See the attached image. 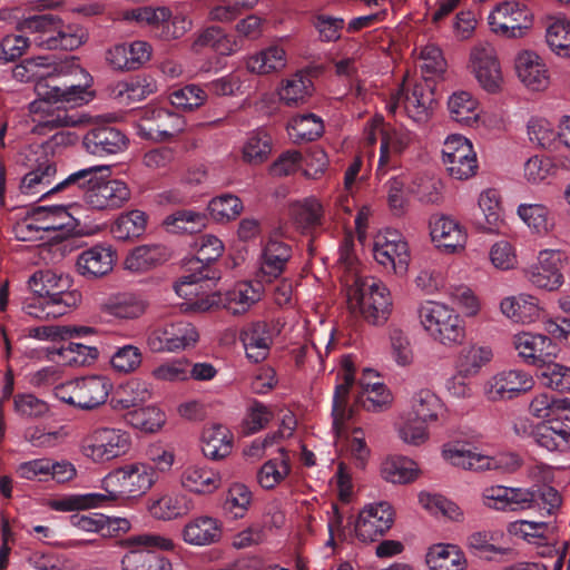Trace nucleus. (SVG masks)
Returning a JSON list of instances; mask_svg holds the SVG:
<instances>
[{"mask_svg":"<svg viewBox=\"0 0 570 570\" xmlns=\"http://www.w3.org/2000/svg\"><path fill=\"white\" fill-rule=\"evenodd\" d=\"M131 433L122 428L99 425L86 433L79 443L81 455L95 464H107L130 454Z\"/></svg>","mask_w":570,"mask_h":570,"instance_id":"obj_1","label":"nucleus"},{"mask_svg":"<svg viewBox=\"0 0 570 570\" xmlns=\"http://www.w3.org/2000/svg\"><path fill=\"white\" fill-rule=\"evenodd\" d=\"M18 29L30 32L32 42L48 50H73L80 47L85 40L82 30L75 26L66 24L53 14L32 16L18 23Z\"/></svg>","mask_w":570,"mask_h":570,"instance_id":"obj_2","label":"nucleus"},{"mask_svg":"<svg viewBox=\"0 0 570 570\" xmlns=\"http://www.w3.org/2000/svg\"><path fill=\"white\" fill-rule=\"evenodd\" d=\"M417 314L423 330L436 343L454 347L465 340V323L453 307L426 301L420 305Z\"/></svg>","mask_w":570,"mask_h":570,"instance_id":"obj_3","label":"nucleus"},{"mask_svg":"<svg viewBox=\"0 0 570 570\" xmlns=\"http://www.w3.org/2000/svg\"><path fill=\"white\" fill-rule=\"evenodd\" d=\"M347 303L352 312H358L374 325L383 324L392 307L387 287L373 277L355 279L347 291Z\"/></svg>","mask_w":570,"mask_h":570,"instance_id":"obj_4","label":"nucleus"},{"mask_svg":"<svg viewBox=\"0 0 570 570\" xmlns=\"http://www.w3.org/2000/svg\"><path fill=\"white\" fill-rule=\"evenodd\" d=\"M132 547L121 559L122 570H171L168 559L158 554L155 549L173 550L174 541L157 533H141L126 540Z\"/></svg>","mask_w":570,"mask_h":570,"instance_id":"obj_5","label":"nucleus"},{"mask_svg":"<svg viewBox=\"0 0 570 570\" xmlns=\"http://www.w3.org/2000/svg\"><path fill=\"white\" fill-rule=\"evenodd\" d=\"M442 454L450 464L468 471L499 470L513 472L521 466V459L515 453L503 452L491 456L482 453L476 448L461 443L445 445Z\"/></svg>","mask_w":570,"mask_h":570,"instance_id":"obj_6","label":"nucleus"},{"mask_svg":"<svg viewBox=\"0 0 570 570\" xmlns=\"http://www.w3.org/2000/svg\"><path fill=\"white\" fill-rule=\"evenodd\" d=\"M157 480L158 474L150 463L141 461L127 463L107 473V485L120 500L142 497Z\"/></svg>","mask_w":570,"mask_h":570,"instance_id":"obj_7","label":"nucleus"},{"mask_svg":"<svg viewBox=\"0 0 570 570\" xmlns=\"http://www.w3.org/2000/svg\"><path fill=\"white\" fill-rule=\"evenodd\" d=\"M199 340L196 327L187 321L165 322L150 328L146 344L153 353H175L195 346Z\"/></svg>","mask_w":570,"mask_h":570,"instance_id":"obj_8","label":"nucleus"},{"mask_svg":"<svg viewBox=\"0 0 570 570\" xmlns=\"http://www.w3.org/2000/svg\"><path fill=\"white\" fill-rule=\"evenodd\" d=\"M110 390L111 384L107 377L92 375L58 386L56 395L65 403L92 410L107 401Z\"/></svg>","mask_w":570,"mask_h":570,"instance_id":"obj_9","label":"nucleus"},{"mask_svg":"<svg viewBox=\"0 0 570 570\" xmlns=\"http://www.w3.org/2000/svg\"><path fill=\"white\" fill-rule=\"evenodd\" d=\"M184 118L164 107L147 106L137 120V134L148 140L166 141L170 140L184 130Z\"/></svg>","mask_w":570,"mask_h":570,"instance_id":"obj_10","label":"nucleus"},{"mask_svg":"<svg viewBox=\"0 0 570 570\" xmlns=\"http://www.w3.org/2000/svg\"><path fill=\"white\" fill-rule=\"evenodd\" d=\"M567 264L566 252L546 248L538 253L537 261L524 268L523 273L533 286L553 292L564 283L562 269Z\"/></svg>","mask_w":570,"mask_h":570,"instance_id":"obj_11","label":"nucleus"},{"mask_svg":"<svg viewBox=\"0 0 570 570\" xmlns=\"http://www.w3.org/2000/svg\"><path fill=\"white\" fill-rule=\"evenodd\" d=\"M28 284L33 294L57 302L56 304H59L66 312H70L81 302V294L78 291L68 289L70 287L69 276L58 274L55 271L46 269L36 272L29 278Z\"/></svg>","mask_w":570,"mask_h":570,"instance_id":"obj_12","label":"nucleus"},{"mask_svg":"<svg viewBox=\"0 0 570 570\" xmlns=\"http://www.w3.org/2000/svg\"><path fill=\"white\" fill-rule=\"evenodd\" d=\"M442 160L449 175L458 180L473 177L478 170L476 153L462 135H450L443 142Z\"/></svg>","mask_w":570,"mask_h":570,"instance_id":"obj_13","label":"nucleus"},{"mask_svg":"<svg viewBox=\"0 0 570 570\" xmlns=\"http://www.w3.org/2000/svg\"><path fill=\"white\" fill-rule=\"evenodd\" d=\"M432 92L422 85L416 83L411 89L404 83L391 95L386 110L395 115L399 109L416 124H425L431 117Z\"/></svg>","mask_w":570,"mask_h":570,"instance_id":"obj_14","label":"nucleus"},{"mask_svg":"<svg viewBox=\"0 0 570 570\" xmlns=\"http://www.w3.org/2000/svg\"><path fill=\"white\" fill-rule=\"evenodd\" d=\"M373 255L385 269L404 275L410 263V250L405 238L393 229L380 232L374 240Z\"/></svg>","mask_w":570,"mask_h":570,"instance_id":"obj_15","label":"nucleus"},{"mask_svg":"<svg viewBox=\"0 0 570 570\" xmlns=\"http://www.w3.org/2000/svg\"><path fill=\"white\" fill-rule=\"evenodd\" d=\"M30 170L22 177L20 191L27 196H46L51 194L52 184L57 174L56 161L50 157L45 147L37 146L30 149L28 155Z\"/></svg>","mask_w":570,"mask_h":570,"instance_id":"obj_16","label":"nucleus"},{"mask_svg":"<svg viewBox=\"0 0 570 570\" xmlns=\"http://www.w3.org/2000/svg\"><path fill=\"white\" fill-rule=\"evenodd\" d=\"M395 512L386 501L366 504L354 523V534L363 543L376 541L383 537L394 523Z\"/></svg>","mask_w":570,"mask_h":570,"instance_id":"obj_17","label":"nucleus"},{"mask_svg":"<svg viewBox=\"0 0 570 570\" xmlns=\"http://www.w3.org/2000/svg\"><path fill=\"white\" fill-rule=\"evenodd\" d=\"M58 72L53 71L51 77H40L35 83V91L37 97L53 98V102L61 104L63 106L77 107L87 104L92 95L89 88L92 82V78L85 73L83 83H58Z\"/></svg>","mask_w":570,"mask_h":570,"instance_id":"obj_18","label":"nucleus"},{"mask_svg":"<svg viewBox=\"0 0 570 570\" xmlns=\"http://www.w3.org/2000/svg\"><path fill=\"white\" fill-rule=\"evenodd\" d=\"M354 366L351 360L344 358L337 373L341 380L336 384L332 403V429L337 439L347 433V422L354 416V406L350 404V390L354 383Z\"/></svg>","mask_w":570,"mask_h":570,"instance_id":"obj_19","label":"nucleus"},{"mask_svg":"<svg viewBox=\"0 0 570 570\" xmlns=\"http://www.w3.org/2000/svg\"><path fill=\"white\" fill-rule=\"evenodd\" d=\"M53 98L38 97L30 102L29 112L35 124L33 131L41 134L46 129L78 127L87 121L83 115L69 114L65 108L55 106Z\"/></svg>","mask_w":570,"mask_h":570,"instance_id":"obj_20","label":"nucleus"},{"mask_svg":"<svg viewBox=\"0 0 570 570\" xmlns=\"http://www.w3.org/2000/svg\"><path fill=\"white\" fill-rule=\"evenodd\" d=\"M469 68L485 91L495 94L502 89L503 75L493 47L475 46L470 53Z\"/></svg>","mask_w":570,"mask_h":570,"instance_id":"obj_21","label":"nucleus"},{"mask_svg":"<svg viewBox=\"0 0 570 570\" xmlns=\"http://www.w3.org/2000/svg\"><path fill=\"white\" fill-rule=\"evenodd\" d=\"M491 30L502 37L518 38L528 29L531 20L528 10L515 1H504L498 4L489 14Z\"/></svg>","mask_w":570,"mask_h":570,"instance_id":"obj_22","label":"nucleus"},{"mask_svg":"<svg viewBox=\"0 0 570 570\" xmlns=\"http://www.w3.org/2000/svg\"><path fill=\"white\" fill-rule=\"evenodd\" d=\"M534 386L533 377L522 370H507L493 375L487 383L485 394L491 401L512 400Z\"/></svg>","mask_w":570,"mask_h":570,"instance_id":"obj_23","label":"nucleus"},{"mask_svg":"<svg viewBox=\"0 0 570 570\" xmlns=\"http://www.w3.org/2000/svg\"><path fill=\"white\" fill-rule=\"evenodd\" d=\"M415 139V135L409 129L400 126L386 125L381 130L380 157L377 160V173L384 175L395 166V158L403 154Z\"/></svg>","mask_w":570,"mask_h":570,"instance_id":"obj_24","label":"nucleus"},{"mask_svg":"<svg viewBox=\"0 0 570 570\" xmlns=\"http://www.w3.org/2000/svg\"><path fill=\"white\" fill-rule=\"evenodd\" d=\"M512 345L519 358L528 365L541 366L554 355L551 338L543 334L517 333L512 337Z\"/></svg>","mask_w":570,"mask_h":570,"instance_id":"obj_25","label":"nucleus"},{"mask_svg":"<svg viewBox=\"0 0 570 570\" xmlns=\"http://www.w3.org/2000/svg\"><path fill=\"white\" fill-rule=\"evenodd\" d=\"M130 199V189L119 179H101L86 196V204L97 210L122 207Z\"/></svg>","mask_w":570,"mask_h":570,"instance_id":"obj_26","label":"nucleus"},{"mask_svg":"<svg viewBox=\"0 0 570 570\" xmlns=\"http://www.w3.org/2000/svg\"><path fill=\"white\" fill-rule=\"evenodd\" d=\"M209 278L208 273L203 271L184 275L176 283L175 292L178 296L186 299L188 308L197 312L208 311L218 304L216 294H205L203 292V282H207Z\"/></svg>","mask_w":570,"mask_h":570,"instance_id":"obj_27","label":"nucleus"},{"mask_svg":"<svg viewBox=\"0 0 570 570\" xmlns=\"http://www.w3.org/2000/svg\"><path fill=\"white\" fill-rule=\"evenodd\" d=\"M151 46L141 40L119 43L106 52L108 65L115 70H137L151 58Z\"/></svg>","mask_w":570,"mask_h":570,"instance_id":"obj_28","label":"nucleus"},{"mask_svg":"<svg viewBox=\"0 0 570 570\" xmlns=\"http://www.w3.org/2000/svg\"><path fill=\"white\" fill-rule=\"evenodd\" d=\"M515 72L519 80L532 91H544L550 85V73L542 58L524 50L515 57Z\"/></svg>","mask_w":570,"mask_h":570,"instance_id":"obj_29","label":"nucleus"},{"mask_svg":"<svg viewBox=\"0 0 570 570\" xmlns=\"http://www.w3.org/2000/svg\"><path fill=\"white\" fill-rule=\"evenodd\" d=\"M430 236L438 248L446 253H455L465 247L466 232L453 218L433 216L430 219Z\"/></svg>","mask_w":570,"mask_h":570,"instance_id":"obj_30","label":"nucleus"},{"mask_svg":"<svg viewBox=\"0 0 570 570\" xmlns=\"http://www.w3.org/2000/svg\"><path fill=\"white\" fill-rule=\"evenodd\" d=\"M183 489L196 494H212L222 485V475L218 471L203 463H189L179 474Z\"/></svg>","mask_w":570,"mask_h":570,"instance_id":"obj_31","label":"nucleus"},{"mask_svg":"<svg viewBox=\"0 0 570 570\" xmlns=\"http://www.w3.org/2000/svg\"><path fill=\"white\" fill-rule=\"evenodd\" d=\"M115 263L116 252L112 247L97 244L78 255L77 268L82 276L101 277L112 271Z\"/></svg>","mask_w":570,"mask_h":570,"instance_id":"obj_32","label":"nucleus"},{"mask_svg":"<svg viewBox=\"0 0 570 570\" xmlns=\"http://www.w3.org/2000/svg\"><path fill=\"white\" fill-rule=\"evenodd\" d=\"M529 435L548 451L570 450V428L558 420L550 419L533 425Z\"/></svg>","mask_w":570,"mask_h":570,"instance_id":"obj_33","label":"nucleus"},{"mask_svg":"<svg viewBox=\"0 0 570 570\" xmlns=\"http://www.w3.org/2000/svg\"><path fill=\"white\" fill-rule=\"evenodd\" d=\"M88 153L96 156L112 155L122 151L127 146L126 136L117 128L100 126L89 130L83 137Z\"/></svg>","mask_w":570,"mask_h":570,"instance_id":"obj_34","label":"nucleus"},{"mask_svg":"<svg viewBox=\"0 0 570 570\" xmlns=\"http://www.w3.org/2000/svg\"><path fill=\"white\" fill-rule=\"evenodd\" d=\"M291 257L292 248L286 243L275 239L268 240L259 257L258 277L261 281L272 282L279 277Z\"/></svg>","mask_w":570,"mask_h":570,"instance_id":"obj_35","label":"nucleus"},{"mask_svg":"<svg viewBox=\"0 0 570 570\" xmlns=\"http://www.w3.org/2000/svg\"><path fill=\"white\" fill-rule=\"evenodd\" d=\"M45 234L56 233L52 238H66L79 226V220L66 206L38 207L36 209Z\"/></svg>","mask_w":570,"mask_h":570,"instance_id":"obj_36","label":"nucleus"},{"mask_svg":"<svg viewBox=\"0 0 570 570\" xmlns=\"http://www.w3.org/2000/svg\"><path fill=\"white\" fill-rule=\"evenodd\" d=\"M222 537V523L208 515H199L189 520L181 529L185 543L204 547L218 542Z\"/></svg>","mask_w":570,"mask_h":570,"instance_id":"obj_37","label":"nucleus"},{"mask_svg":"<svg viewBox=\"0 0 570 570\" xmlns=\"http://www.w3.org/2000/svg\"><path fill=\"white\" fill-rule=\"evenodd\" d=\"M374 375L373 370H365L360 379L361 392L356 403L368 412H383L391 407L393 395L389 387L381 381L367 382L366 376Z\"/></svg>","mask_w":570,"mask_h":570,"instance_id":"obj_38","label":"nucleus"},{"mask_svg":"<svg viewBox=\"0 0 570 570\" xmlns=\"http://www.w3.org/2000/svg\"><path fill=\"white\" fill-rule=\"evenodd\" d=\"M409 414L416 421L435 424L445 414L442 400L430 389L415 391L409 401Z\"/></svg>","mask_w":570,"mask_h":570,"instance_id":"obj_39","label":"nucleus"},{"mask_svg":"<svg viewBox=\"0 0 570 570\" xmlns=\"http://www.w3.org/2000/svg\"><path fill=\"white\" fill-rule=\"evenodd\" d=\"M111 176V168L108 165H95L78 169L68 175L63 180L56 184L51 191L66 189L80 190L86 199L87 194L96 188L98 181Z\"/></svg>","mask_w":570,"mask_h":570,"instance_id":"obj_40","label":"nucleus"},{"mask_svg":"<svg viewBox=\"0 0 570 570\" xmlns=\"http://www.w3.org/2000/svg\"><path fill=\"white\" fill-rule=\"evenodd\" d=\"M234 436L222 424H210L204 428L200 436L203 454L213 461L223 460L232 453Z\"/></svg>","mask_w":570,"mask_h":570,"instance_id":"obj_41","label":"nucleus"},{"mask_svg":"<svg viewBox=\"0 0 570 570\" xmlns=\"http://www.w3.org/2000/svg\"><path fill=\"white\" fill-rule=\"evenodd\" d=\"M240 341L244 345L247 358L255 363L268 356L273 343L267 324L262 322L253 323L244 327L240 332Z\"/></svg>","mask_w":570,"mask_h":570,"instance_id":"obj_42","label":"nucleus"},{"mask_svg":"<svg viewBox=\"0 0 570 570\" xmlns=\"http://www.w3.org/2000/svg\"><path fill=\"white\" fill-rule=\"evenodd\" d=\"M500 308L508 318L515 323L529 324L540 316L538 298L524 293L503 298Z\"/></svg>","mask_w":570,"mask_h":570,"instance_id":"obj_43","label":"nucleus"},{"mask_svg":"<svg viewBox=\"0 0 570 570\" xmlns=\"http://www.w3.org/2000/svg\"><path fill=\"white\" fill-rule=\"evenodd\" d=\"M313 92V82L308 75L296 72L283 79L277 88L281 102L288 107H298L305 104Z\"/></svg>","mask_w":570,"mask_h":570,"instance_id":"obj_44","label":"nucleus"},{"mask_svg":"<svg viewBox=\"0 0 570 570\" xmlns=\"http://www.w3.org/2000/svg\"><path fill=\"white\" fill-rule=\"evenodd\" d=\"M478 204L482 213V218L478 219V227L485 233H500L504 222L499 191L492 188L483 190Z\"/></svg>","mask_w":570,"mask_h":570,"instance_id":"obj_45","label":"nucleus"},{"mask_svg":"<svg viewBox=\"0 0 570 570\" xmlns=\"http://www.w3.org/2000/svg\"><path fill=\"white\" fill-rule=\"evenodd\" d=\"M168 259L167 248L159 244L141 245L132 249L126 257L125 268L140 273L149 271Z\"/></svg>","mask_w":570,"mask_h":570,"instance_id":"obj_46","label":"nucleus"},{"mask_svg":"<svg viewBox=\"0 0 570 570\" xmlns=\"http://www.w3.org/2000/svg\"><path fill=\"white\" fill-rule=\"evenodd\" d=\"M448 109L452 120L468 127L474 126L480 117L478 99L464 90L455 91L449 97Z\"/></svg>","mask_w":570,"mask_h":570,"instance_id":"obj_47","label":"nucleus"},{"mask_svg":"<svg viewBox=\"0 0 570 570\" xmlns=\"http://www.w3.org/2000/svg\"><path fill=\"white\" fill-rule=\"evenodd\" d=\"M493 357L490 346L472 344L463 347L455 361L459 375L470 377L476 375Z\"/></svg>","mask_w":570,"mask_h":570,"instance_id":"obj_48","label":"nucleus"},{"mask_svg":"<svg viewBox=\"0 0 570 570\" xmlns=\"http://www.w3.org/2000/svg\"><path fill=\"white\" fill-rule=\"evenodd\" d=\"M194 508L191 499L183 493L164 494L149 504L150 514L159 520H173L189 513Z\"/></svg>","mask_w":570,"mask_h":570,"instance_id":"obj_49","label":"nucleus"},{"mask_svg":"<svg viewBox=\"0 0 570 570\" xmlns=\"http://www.w3.org/2000/svg\"><path fill=\"white\" fill-rule=\"evenodd\" d=\"M205 47L212 48L222 56H230L240 50L238 40L227 35L222 28L214 26L198 33L193 42L195 51Z\"/></svg>","mask_w":570,"mask_h":570,"instance_id":"obj_50","label":"nucleus"},{"mask_svg":"<svg viewBox=\"0 0 570 570\" xmlns=\"http://www.w3.org/2000/svg\"><path fill=\"white\" fill-rule=\"evenodd\" d=\"M426 563L431 570H464L466 559L454 544H434L426 553Z\"/></svg>","mask_w":570,"mask_h":570,"instance_id":"obj_51","label":"nucleus"},{"mask_svg":"<svg viewBox=\"0 0 570 570\" xmlns=\"http://www.w3.org/2000/svg\"><path fill=\"white\" fill-rule=\"evenodd\" d=\"M262 287L249 282H240L226 292L224 307L234 315L246 313L261 299Z\"/></svg>","mask_w":570,"mask_h":570,"instance_id":"obj_52","label":"nucleus"},{"mask_svg":"<svg viewBox=\"0 0 570 570\" xmlns=\"http://www.w3.org/2000/svg\"><path fill=\"white\" fill-rule=\"evenodd\" d=\"M147 302L135 294H117L109 297L102 305V311L111 316L132 320L145 314Z\"/></svg>","mask_w":570,"mask_h":570,"instance_id":"obj_53","label":"nucleus"},{"mask_svg":"<svg viewBox=\"0 0 570 570\" xmlns=\"http://www.w3.org/2000/svg\"><path fill=\"white\" fill-rule=\"evenodd\" d=\"M207 225L204 213L191 209H179L167 215L163 220L164 228L171 234H193Z\"/></svg>","mask_w":570,"mask_h":570,"instance_id":"obj_54","label":"nucleus"},{"mask_svg":"<svg viewBox=\"0 0 570 570\" xmlns=\"http://www.w3.org/2000/svg\"><path fill=\"white\" fill-rule=\"evenodd\" d=\"M508 530L511 534L521 538L531 544L542 547L543 550L539 552L541 556H547L553 551V548L547 544L548 532L550 530V525L547 522L518 520L511 522Z\"/></svg>","mask_w":570,"mask_h":570,"instance_id":"obj_55","label":"nucleus"},{"mask_svg":"<svg viewBox=\"0 0 570 570\" xmlns=\"http://www.w3.org/2000/svg\"><path fill=\"white\" fill-rule=\"evenodd\" d=\"M279 456L266 461L257 472V482L265 490H272L282 483L291 472L289 456L284 448Z\"/></svg>","mask_w":570,"mask_h":570,"instance_id":"obj_56","label":"nucleus"},{"mask_svg":"<svg viewBox=\"0 0 570 570\" xmlns=\"http://www.w3.org/2000/svg\"><path fill=\"white\" fill-rule=\"evenodd\" d=\"M286 52L279 46H271L247 59L246 66L250 72L267 75L285 68Z\"/></svg>","mask_w":570,"mask_h":570,"instance_id":"obj_57","label":"nucleus"},{"mask_svg":"<svg viewBox=\"0 0 570 570\" xmlns=\"http://www.w3.org/2000/svg\"><path fill=\"white\" fill-rule=\"evenodd\" d=\"M546 40L556 55L570 57V20L561 16L549 18Z\"/></svg>","mask_w":570,"mask_h":570,"instance_id":"obj_58","label":"nucleus"},{"mask_svg":"<svg viewBox=\"0 0 570 570\" xmlns=\"http://www.w3.org/2000/svg\"><path fill=\"white\" fill-rule=\"evenodd\" d=\"M147 226V215L138 209L121 214L111 225V234L118 240H127L142 235Z\"/></svg>","mask_w":570,"mask_h":570,"instance_id":"obj_59","label":"nucleus"},{"mask_svg":"<svg viewBox=\"0 0 570 570\" xmlns=\"http://www.w3.org/2000/svg\"><path fill=\"white\" fill-rule=\"evenodd\" d=\"M382 474L392 483H409L419 475L417 464L406 456H391L382 464Z\"/></svg>","mask_w":570,"mask_h":570,"instance_id":"obj_60","label":"nucleus"},{"mask_svg":"<svg viewBox=\"0 0 570 570\" xmlns=\"http://www.w3.org/2000/svg\"><path fill=\"white\" fill-rule=\"evenodd\" d=\"M324 130L323 120L314 114L298 115L288 124L289 136L296 142L312 141Z\"/></svg>","mask_w":570,"mask_h":570,"instance_id":"obj_61","label":"nucleus"},{"mask_svg":"<svg viewBox=\"0 0 570 570\" xmlns=\"http://www.w3.org/2000/svg\"><path fill=\"white\" fill-rule=\"evenodd\" d=\"M208 212L214 220L224 223L236 219L243 212L240 198L233 194H222L208 203Z\"/></svg>","mask_w":570,"mask_h":570,"instance_id":"obj_62","label":"nucleus"},{"mask_svg":"<svg viewBox=\"0 0 570 570\" xmlns=\"http://www.w3.org/2000/svg\"><path fill=\"white\" fill-rule=\"evenodd\" d=\"M292 215L301 228H312L322 224L324 208L317 198L308 197L293 206Z\"/></svg>","mask_w":570,"mask_h":570,"instance_id":"obj_63","label":"nucleus"},{"mask_svg":"<svg viewBox=\"0 0 570 570\" xmlns=\"http://www.w3.org/2000/svg\"><path fill=\"white\" fill-rule=\"evenodd\" d=\"M272 150L271 138L266 132H252L242 149L244 161L258 165L267 160Z\"/></svg>","mask_w":570,"mask_h":570,"instance_id":"obj_64","label":"nucleus"}]
</instances>
